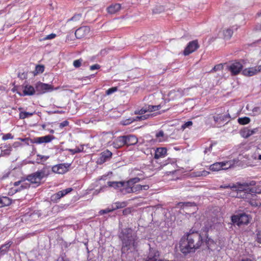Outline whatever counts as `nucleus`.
Masks as SVG:
<instances>
[{"label": "nucleus", "mask_w": 261, "mask_h": 261, "mask_svg": "<svg viewBox=\"0 0 261 261\" xmlns=\"http://www.w3.org/2000/svg\"><path fill=\"white\" fill-rule=\"evenodd\" d=\"M203 243L202 237L198 231L191 229L184 235L180 241V250L184 254L194 253Z\"/></svg>", "instance_id": "nucleus-1"}, {"label": "nucleus", "mask_w": 261, "mask_h": 261, "mask_svg": "<svg viewBox=\"0 0 261 261\" xmlns=\"http://www.w3.org/2000/svg\"><path fill=\"white\" fill-rule=\"evenodd\" d=\"M122 241V253H125L129 250L135 249L137 246L138 237L134 230L129 227L122 229L118 235Z\"/></svg>", "instance_id": "nucleus-2"}, {"label": "nucleus", "mask_w": 261, "mask_h": 261, "mask_svg": "<svg viewBox=\"0 0 261 261\" xmlns=\"http://www.w3.org/2000/svg\"><path fill=\"white\" fill-rule=\"evenodd\" d=\"M49 174L50 170L49 168L44 167L41 170L28 175L25 179L38 187L42 184L41 180L44 178H47Z\"/></svg>", "instance_id": "nucleus-3"}, {"label": "nucleus", "mask_w": 261, "mask_h": 261, "mask_svg": "<svg viewBox=\"0 0 261 261\" xmlns=\"http://www.w3.org/2000/svg\"><path fill=\"white\" fill-rule=\"evenodd\" d=\"M231 220L233 223L236 224L238 226L242 224H247L249 222V216L245 213L232 215Z\"/></svg>", "instance_id": "nucleus-4"}, {"label": "nucleus", "mask_w": 261, "mask_h": 261, "mask_svg": "<svg viewBox=\"0 0 261 261\" xmlns=\"http://www.w3.org/2000/svg\"><path fill=\"white\" fill-rule=\"evenodd\" d=\"M35 89L37 94L40 95L52 91L54 87L51 85L39 82L35 85Z\"/></svg>", "instance_id": "nucleus-5"}, {"label": "nucleus", "mask_w": 261, "mask_h": 261, "mask_svg": "<svg viewBox=\"0 0 261 261\" xmlns=\"http://www.w3.org/2000/svg\"><path fill=\"white\" fill-rule=\"evenodd\" d=\"M229 162H216L211 165L209 169L212 171H218L221 170H226L230 167Z\"/></svg>", "instance_id": "nucleus-6"}, {"label": "nucleus", "mask_w": 261, "mask_h": 261, "mask_svg": "<svg viewBox=\"0 0 261 261\" xmlns=\"http://www.w3.org/2000/svg\"><path fill=\"white\" fill-rule=\"evenodd\" d=\"M199 47L197 40H193L189 42L184 50L183 54L185 56H188L196 51Z\"/></svg>", "instance_id": "nucleus-7"}, {"label": "nucleus", "mask_w": 261, "mask_h": 261, "mask_svg": "<svg viewBox=\"0 0 261 261\" xmlns=\"http://www.w3.org/2000/svg\"><path fill=\"white\" fill-rule=\"evenodd\" d=\"M243 65L239 62H234L227 66V69L232 75L238 74L242 70Z\"/></svg>", "instance_id": "nucleus-8"}, {"label": "nucleus", "mask_w": 261, "mask_h": 261, "mask_svg": "<svg viewBox=\"0 0 261 261\" xmlns=\"http://www.w3.org/2000/svg\"><path fill=\"white\" fill-rule=\"evenodd\" d=\"M261 72V65L245 68L242 70V74L247 76H252Z\"/></svg>", "instance_id": "nucleus-9"}, {"label": "nucleus", "mask_w": 261, "mask_h": 261, "mask_svg": "<svg viewBox=\"0 0 261 261\" xmlns=\"http://www.w3.org/2000/svg\"><path fill=\"white\" fill-rule=\"evenodd\" d=\"M72 191H73L72 188H68L60 191L51 196V200L54 202H57L60 199Z\"/></svg>", "instance_id": "nucleus-10"}, {"label": "nucleus", "mask_w": 261, "mask_h": 261, "mask_svg": "<svg viewBox=\"0 0 261 261\" xmlns=\"http://www.w3.org/2000/svg\"><path fill=\"white\" fill-rule=\"evenodd\" d=\"M112 156V153L109 150L106 149L100 153L99 158L97 160V163L101 165L105 162L109 161Z\"/></svg>", "instance_id": "nucleus-11"}, {"label": "nucleus", "mask_w": 261, "mask_h": 261, "mask_svg": "<svg viewBox=\"0 0 261 261\" xmlns=\"http://www.w3.org/2000/svg\"><path fill=\"white\" fill-rule=\"evenodd\" d=\"M70 164L67 163L59 164L52 167V171L56 173L64 174L68 171Z\"/></svg>", "instance_id": "nucleus-12"}, {"label": "nucleus", "mask_w": 261, "mask_h": 261, "mask_svg": "<svg viewBox=\"0 0 261 261\" xmlns=\"http://www.w3.org/2000/svg\"><path fill=\"white\" fill-rule=\"evenodd\" d=\"M160 253L155 248L149 249V251L145 261H163L159 259Z\"/></svg>", "instance_id": "nucleus-13"}, {"label": "nucleus", "mask_w": 261, "mask_h": 261, "mask_svg": "<svg viewBox=\"0 0 261 261\" xmlns=\"http://www.w3.org/2000/svg\"><path fill=\"white\" fill-rule=\"evenodd\" d=\"M90 28L87 26H83L77 29L75 32V36L77 39H81L87 36L90 32Z\"/></svg>", "instance_id": "nucleus-14"}, {"label": "nucleus", "mask_w": 261, "mask_h": 261, "mask_svg": "<svg viewBox=\"0 0 261 261\" xmlns=\"http://www.w3.org/2000/svg\"><path fill=\"white\" fill-rule=\"evenodd\" d=\"M55 137L52 135H47L43 137H37L34 139L32 141L34 143L41 144L43 143H49L55 139Z\"/></svg>", "instance_id": "nucleus-15"}, {"label": "nucleus", "mask_w": 261, "mask_h": 261, "mask_svg": "<svg viewBox=\"0 0 261 261\" xmlns=\"http://www.w3.org/2000/svg\"><path fill=\"white\" fill-rule=\"evenodd\" d=\"M255 182L252 181L249 183H243L242 184H239V187L238 190L240 191L246 190L247 192H249L251 193H255V190L253 188H249L250 186H254Z\"/></svg>", "instance_id": "nucleus-16"}, {"label": "nucleus", "mask_w": 261, "mask_h": 261, "mask_svg": "<svg viewBox=\"0 0 261 261\" xmlns=\"http://www.w3.org/2000/svg\"><path fill=\"white\" fill-rule=\"evenodd\" d=\"M124 138V136H121L115 139L113 143L114 147L118 149L125 145L126 142H125Z\"/></svg>", "instance_id": "nucleus-17"}, {"label": "nucleus", "mask_w": 261, "mask_h": 261, "mask_svg": "<svg viewBox=\"0 0 261 261\" xmlns=\"http://www.w3.org/2000/svg\"><path fill=\"white\" fill-rule=\"evenodd\" d=\"M124 140L126 142V145H134L138 142L137 138L133 135H124Z\"/></svg>", "instance_id": "nucleus-18"}, {"label": "nucleus", "mask_w": 261, "mask_h": 261, "mask_svg": "<svg viewBox=\"0 0 261 261\" xmlns=\"http://www.w3.org/2000/svg\"><path fill=\"white\" fill-rule=\"evenodd\" d=\"M167 148L165 147L156 148L155 150L154 158L158 159L165 157L167 154Z\"/></svg>", "instance_id": "nucleus-19"}, {"label": "nucleus", "mask_w": 261, "mask_h": 261, "mask_svg": "<svg viewBox=\"0 0 261 261\" xmlns=\"http://www.w3.org/2000/svg\"><path fill=\"white\" fill-rule=\"evenodd\" d=\"M107 184L109 187H113L114 189H119L123 188V187L125 186V181H108Z\"/></svg>", "instance_id": "nucleus-20"}, {"label": "nucleus", "mask_w": 261, "mask_h": 261, "mask_svg": "<svg viewBox=\"0 0 261 261\" xmlns=\"http://www.w3.org/2000/svg\"><path fill=\"white\" fill-rule=\"evenodd\" d=\"M121 9V5L119 4H115L110 6L107 8L108 12L110 14H115Z\"/></svg>", "instance_id": "nucleus-21"}, {"label": "nucleus", "mask_w": 261, "mask_h": 261, "mask_svg": "<svg viewBox=\"0 0 261 261\" xmlns=\"http://www.w3.org/2000/svg\"><path fill=\"white\" fill-rule=\"evenodd\" d=\"M12 203V200L7 196L0 197V207L6 206L10 205Z\"/></svg>", "instance_id": "nucleus-22"}, {"label": "nucleus", "mask_w": 261, "mask_h": 261, "mask_svg": "<svg viewBox=\"0 0 261 261\" xmlns=\"http://www.w3.org/2000/svg\"><path fill=\"white\" fill-rule=\"evenodd\" d=\"M12 244V242L9 241L5 244L2 245L0 247V256L5 254L7 253L11 245Z\"/></svg>", "instance_id": "nucleus-23"}, {"label": "nucleus", "mask_w": 261, "mask_h": 261, "mask_svg": "<svg viewBox=\"0 0 261 261\" xmlns=\"http://www.w3.org/2000/svg\"><path fill=\"white\" fill-rule=\"evenodd\" d=\"M36 92V89L32 86H27L25 87L23 92V95H32Z\"/></svg>", "instance_id": "nucleus-24"}, {"label": "nucleus", "mask_w": 261, "mask_h": 261, "mask_svg": "<svg viewBox=\"0 0 261 261\" xmlns=\"http://www.w3.org/2000/svg\"><path fill=\"white\" fill-rule=\"evenodd\" d=\"M123 187V188L120 189V191L123 194L133 193L132 186H129L127 182H125V186Z\"/></svg>", "instance_id": "nucleus-25"}, {"label": "nucleus", "mask_w": 261, "mask_h": 261, "mask_svg": "<svg viewBox=\"0 0 261 261\" xmlns=\"http://www.w3.org/2000/svg\"><path fill=\"white\" fill-rule=\"evenodd\" d=\"M145 107L146 109L147 112H153L157 111L161 109V106L160 105H156V106H153V105H145Z\"/></svg>", "instance_id": "nucleus-26"}, {"label": "nucleus", "mask_w": 261, "mask_h": 261, "mask_svg": "<svg viewBox=\"0 0 261 261\" xmlns=\"http://www.w3.org/2000/svg\"><path fill=\"white\" fill-rule=\"evenodd\" d=\"M233 34V31L230 29H227L223 30L224 37L225 39H229Z\"/></svg>", "instance_id": "nucleus-27"}, {"label": "nucleus", "mask_w": 261, "mask_h": 261, "mask_svg": "<svg viewBox=\"0 0 261 261\" xmlns=\"http://www.w3.org/2000/svg\"><path fill=\"white\" fill-rule=\"evenodd\" d=\"M153 115V114H145V115H141L140 116H136L135 118H134L133 120L131 121H140V120H145L148 118H149L150 117H152Z\"/></svg>", "instance_id": "nucleus-28"}, {"label": "nucleus", "mask_w": 261, "mask_h": 261, "mask_svg": "<svg viewBox=\"0 0 261 261\" xmlns=\"http://www.w3.org/2000/svg\"><path fill=\"white\" fill-rule=\"evenodd\" d=\"M165 8L164 6L162 5L156 6L152 10V13L153 14H160L162 12L164 11Z\"/></svg>", "instance_id": "nucleus-29"}, {"label": "nucleus", "mask_w": 261, "mask_h": 261, "mask_svg": "<svg viewBox=\"0 0 261 261\" xmlns=\"http://www.w3.org/2000/svg\"><path fill=\"white\" fill-rule=\"evenodd\" d=\"M238 121L239 124L241 125H245L248 124L250 121V118L248 117H244L242 118H239L238 119Z\"/></svg>", "instance_id": "nucleus-30"}, {"label": "nucleus", "mask_w": 261, "mask_h": 261, "mask_svg": "<svg viewBox=\"0 0 261 261\" xmlns=\"http://www.w3.org/2000/svg\"><path fill=\"white\" fill-rule=\"evenodd\" d=\"M114 204H115V207H113V211L117 210V209L121 208H123V207H125L127 205V203L126 202L123 201V202H117L115 203Z\"/></svg>", "instance_id": "nucleus-31"}, {"label": "nucleus", "mask_w": 261, "mask_h": 261, "mask_svg": "<svg viewBox=\"0 0 261 261\" xmlns=\"http://www.w3.org/2000/svg\"><path fill=\"white\" fill-rule=\"evenodd\" d=\"M35 112H21L19 113V118L20 119H25L28 117L31 116L35 114Z\"/></svg>", "instance_id": "nucleus-32"}, {"label": "nucleus", "mask_w": 261, "mask_h": 261, "mask_svg": "<svg viewBox=\"0 0 261 261\" xmlns=\"http://www.w3.org/2000/svg\"><path fill=\"white\" fill-rule=\"evenodd\" d=\"M84 148L82 147L81 148L76 147L75 149H68V150L72 154H74L77 153L81 152L83 151Z\"/></svg>", "instance_id": "nucleus-33"}, {"label": "nucleus", "mask_w": 261, "mask_h": 261, "mask_svg": "<svg viewBox=\"0 0 261 261\" xmlns=\"http://www.w3.org/2000/svg\"><path fill=\"white\" fill-rule=\"evenodd\" d=\"M140 179L139 177H135L133 178H130L129 180L127 181L126 182L129 186H134L135 184L138 182L140 181Z\"/></svg>", "instance_id": "nucleus-34"}, {"label": "nucleus", "mask_w": 261, "mask_h": 261, "mask_svg": "<svg viewBox=\"0 0 261 261\" xmlns=\"http://www.w3.org/2000/svg\"><path fill=\"white\" fill-rule=\"evenodd\" d=\"M44 70V66L43 65H38L35 68V74L42 73Z\"/></svg>", "instance_id": "nucleus-35"}, {"label": "nucleus", "mask_w": 261, "mask_h": 261, "mask_svg": "<svg viewBox=\"0 0 261 261\" xmlns=\"http://www.w3.org/2000/svg\"><path fill=\"white\" fill-rule=\"evenodd\" d=\"M220 120L221 122H224L225 121H228V119L230 118V116L229 114H224V115H220Z\"/></svg>", "instance_id": "nucleus-36"}, {"label": "nucleus", "mask_w": 261, "mask_h": 261, "mask_svg": "<svg viewBox=\"0 0 261 261\" xmlns=\"http://www.w3.org/2000/svg\"><path fill=\"white\" fill-rule=\"evenodd\" d=\"M255 132V129L250 130L248 129L246 132H244L243 134V136L245 138H248Z\"/></svg>", "instance_id": "nucleus-37"}, {"label": "nucleus", "mask_w": 261, "mask_h": 261, "mask_svg": "<svg viewBox=\"0 0 261 261\" xmlns=\"http://www.w3.org/2000/svg\"><path fill=\"white\" fill-rule=\"evenodd\" d=\"M118 90V88L117 87H113L111 88H109L108 89L106 92V94L108 95H111L112 93H114L115 92L117 91Z\"/></svg>", "instance_id": "nucleus-38"}, {"label": "nucleus", "mask_w": 261, "mask_h": 261, "mask_svg": "<svg viewBox=\"0 0 261 261\" xmlns=\"http://www.w3.org/2000/svg\"><path fill=\"white\" fill-rule=\"evenodd\" d=\"M82 61L83 60L82 59L74 60L73 63L74 67L75 68L80 67L81 66Z\"/></svg>", "instance_id": "nucleus-39"}, {"label": "nucleus", "mask_w": 261, "mask_h": 261, "mask_svg": "<svg viewBox=\"0 0 261 261\" xmlns=\"http://www.w3.org/2000/svg\"><path fill=\"white\" fill-rule=\"evenodd\" d=\"M133 189V193L138 192L141 191V185H135L132 186Z\"/></svg>", "instance_id": "nucleus-40"}, {"label": "nucleus", "mask_w": 261, "mask_h": 261, "mask_svg": "<svg viewBox=\"0 0 261 261\" xmlns=\"http://www.w3.org/2000/svg\"><path fill=\"white\" fill-rule=\"evenodd\" d=\"M146 109L145 106L144 107H143L141 110H138V111H136L135 112V114H139V115H143L144 114H145L146 112H147V110H146Z\"/></svg>", "instance_id": "nucleus-41"}, {"label": "nucleus", "mask_w": 261, "mask_h": 261, "mask_svg": "<svg viewBox=\"0 0 261 261\" xmlns=\"http://www.w3.org/2000/svg\"><path fill=\"white\" fill-rule=\"evenodd\" d=\"M223 69V65L221 64L215 65L214 68L211 70V72L217 71L221 70Z\"/></svg>", "instance_id": "nucleus-42"}, {"label": "nucleus", "mask_w": 261, "mask_h": 261, "mask_svg": "<svg viewBox=\"0 0 261 261\" xmlns=\"http://www.w3.org/2000/svg\"><path fill=\"white\" fill-rule=\"evenodd\" d=\"M3 140H7L8 139H13V136L10 133H8L7 134L4 135L2 138Z\"/></svg>", "instance_id": "nucleus-43"}, {"label": "nucleus", "mask_w": 261, "mask_h": 261, "mask_svg": "<svg viewBox=\"0 0 261 261\" xmlns=\"http://www.w3.org/2000/svg\"><path fill=\"white\" fill-rule=\"evenodd\" d=\"M193 124V122L191 121H188L185 122L181 126V128L185 129L187 127H188L190 126H192Z\"/></svg>", "instance_id": "nucleus-44"}, {"label": "nucleus", "mask_w": 261, "mask_h": 261, "mask_svg": "<svg viewBox=\"0 0 261 261\" xmlns=\"http://www.w3.org/2000/svg\"><path fill=\"white\" fill-rule=\"evenodd\" d=\"M81 16L82 15L81 14L74 15L70 20L72 21H77L81 18Z\"/></svg>", "instance_id": "nucleus-45"}, {"label": "nucleus", "mask_w": 261, "mask_h": 261, "mask_svg": "<svg viewBox=\"0 0 261 261\" xmlns=\"http://www.w3.org/2000/svg\"><path fill=\"white\" fill-rule=\"evenodd\" d=\"M68 125H69V122L67 120H65L60 123L59 127L60 128H62L64 127L68 126Z\"/></svg>", "instance_id": "nucleus-46"}, {"label": "nucleus", "mask_w": 261, "mask_h": 261, "mask_svg": "<svg viewBox=\"0 0 261 261\" xmlns=\"http://www.w3.org/2000/svg\"><path fill=\"white\" fill-rule=\"evenodd\" d=\"M183 205L185 206L191 207V206H195L196 203L195 202H185L183 203Z\"/></svg>", "instance_id": "nucleus-47"}, {"label": "nucleus", "mask_w": 261, "mask_h": 261, "mask_svg": "<svg viewBox=\"0 0 261 261\" xmlns=\"http://www.w3.org/2000/svg\"><path fill=\"white\" fill-rule=\"evenodd\" d=\"M220 188H223V189H228V188H231V189H236L237 186L233 185V186L231 187L230 185H221L220 186Z\"/></svg>", "instance_id": "nucleus-48"}, {"label": "nucleus", "mask_w": 261, "mask_h": 261, "mask_svg": "<svg viewBox=\"0 0 261 261\" xmlns=\"http://www.w3.org/2000/svg\"><path fill=\"white\" fill-rule=\"evenodd\" d=\"M256 241L257 243L261 244V231H259L257 233Z\"/></svg>", "instance_id": "nucleus-49"}, {"label": "nucleus", "mask_w": 261, "mask_h": 261, "mask_svg": "<svg viewBox=\"0 0 261 261\" xmlns=\"http://www.w3.org/2000/svg\"><path fill=\"white\" fill-rule=\"evenodd\" d=\"M166 162L167 163L165 165H167L168 164H174L176 162V160L175 159H168Z\"/></svg>", "instance_id": "nucleus-50"}, {"label": "nucleus", "mask_w": 261, "mask_h": 261, "mask_svg": "<svg viewBox=\"0 0 261 261\" xmlns=\"http://www.w3.org/2000/svg\"><path fill=\"white\" fill-rule=\"evenodd\" d=\"M113 211V208L112 209H110V208H107V209H105V210H101L100 211V213L101 214H107V213H108L109 212H111Z\"/></svg>", "instance_id": "nucleus-51"}, {"label": "nucleus", "mask_w": 261, "mask_h": 261, "mask_svg": "<svg viewBox=\"0 0 261 261\" xmlns=\"http://www.w3.org/2000/svg\"><path fill=\"white\" fill-rule=\"evenodd\" d=\"M164 135V132L162 130H160L158 133H157L156 134L155 137L157 138H159L161 137H163Z\"/></svg>", "instance_id": "nucleus-52"}, {"label": "nucleus", "mask_w": 261, "mask_h": 261, "mask_svg": "<svg viewBox=\"0 0 261 261\" xmlns=\"http://www.w3.org/2000/svg\"><path fill=\"white\" fill-rule=\"evenodd\" d=\"M56 36V35L54 33H51L47 36H46L45 38V39H51L54 38Z\"/></svg>", "instance_id": "nucleus-53"}, {"label": "nucleus", "mask_w": 261, "mask_h": 261, "mask_svg": "<svg viewBox=\"0 0 261 261\" xmlns=\"http://www.w3.org/2000/svg\"><path fill=\"white\" fill-rule=\"evenodd\" d=\"M100 68V66L98 64H94L90 66V69L91 70L95 69H98Z\"/></svg>", "instance_id": "nucleus-54"}, {"label": "nucleus", "mask_w": 261, "mask_h": 261, "mask_svg": "<svg viewBox=\"0 0 261 261\" xmlns=\"http://www.w3.org/2000/svg\"><path fill=\"white\" fill-rule=\"evenodd\" d=\"M130 213V210L129 208H126L123 210L122 213L124 215H126Z\"/></svg>", "instance_id": "nucleus-55"}, {"label": "nucleus", "mask_w": 261, "mask_h": 261, "mask_svg": "<svg viewBox=\"0 0 261 261\" xmlns=\"http://www.w3.org/2000/svg\"><path fill=\"white\" fill-rule=\"evenodd\" d=\"M37 156L39 157L41 160H43V161H46L49 158V156L42 155L40 154H38Z\"/></svg>", "instance_id": "nucleus-56"}, {"label": "nucleus", "mask_w": 261, "mask_h": 261, "mask_svg": "<svg viewBox=\"0 0 261 261\" xmlns=\"http://www.w3.org/2000/svg\"><path fill=\"white\" fill-rule=\"evenodd\" d=\"M213 119H214V120L215 121V122L216 123L217 122H220V117H219V115H218L217 116H213Z\"/></svg>", "instance_id": "nucleus-57"}, {"label": "nucleus", "mask_w": 261, "mask_h": 261, "mask_svg": "<svg viewBox=\"0 0 261 261\" xmlns=\"http://www.w3.org/2000/svg\"><path fill=\"white\" fill-rule=\"evenodd\" d=\"M11 149H12L11 147L9 146L8 149L4 150L2 151V152H3L4 154H9L10 153V151H11Z\"/></svg>", "instance_id": "nucleus-58"}, {"label": "nucleus", "mask_w": 261, "mask_h": 261, "mask_svg": "<svg viewBox=\"0 0 261 261\" xmlns=\"http://www.w3.org/2000/svg\"><path fill=\"white\" fill-rule=\"evenodd\" d=\"M255 31H261V24H257L254 28Z\"/></svg>", "instance_id": "nucleus-59"}, {"label": "nucleus", "mask_w": 261, "mask_h": 261, "mask_svg": "<svg viewBox=\"0 0 261 261\" xmlns=\"http://www.w3.org/2000/svg\"><path fill=\"white\" fill-rule=\"evenodd\" d=\"M149 189V186L147 185H141V190H147Z\"/></svg>", "instance_id": "nucleus-60"}, {"label": "nucleus", "mask_w": 261, "mask_h": 261, "mask_svg": "<svg viewBox=\"0 0 261 261\" xmlns=\"http://www.w3.org/2000/svg\"><path fill=\"white\" fill-rule=\"evenodd\" d=\"M30 185L28 184H24L23 185H21L20 188L21 189H27L29 188Z\"/></svg>", "instance_id": "nucleus-61"}, {"label": "nucleus", "mask_w": 261, "mask_h": 261, "mask_svg": "<svg viewBox=\"0 0 261 261\" xmlns=\"http://www.w3.org/2000/svg\"><path fill=\"white\" fill-rule=\"evenodd\" d=\"M212 146H213V145H212V144H211V146H210L208 148H205V150H204V152H205V153L206 152H207V151H211V149H212Z\"/></svg>", "instance_id": "nucleus-62"}, {"label": "nucleus", "mask_w": 261, "mask_h": 261, "mask_svg": "<svg viewBox=\"0 0 261 261\" xmlns=\"http://www.w3.org/2000/svg\"><path fill=\"white\" fill-rule=\"evenodd\" d=\"M259 109L260 108L259 107H255L253 109V111L260 113L261 112L259 111Z\"/></svg>", "instance_id": "nucleus-63"}, {"label": "nucleus", "mask_w": 261, "mask_h": 261, "mask_svg": "<svg viewBox=\"0 0 261 261\" xmlns=\"http://www.w3.org/2000/svg\"><path fill=\"white\" fill-rule=\"evenodd\" d=\"M22 180H19V181H16L14 183V186H19L20 183L21 182Z\"/></svg>", "instance_id": "nucleus-64"}]
</instances>
